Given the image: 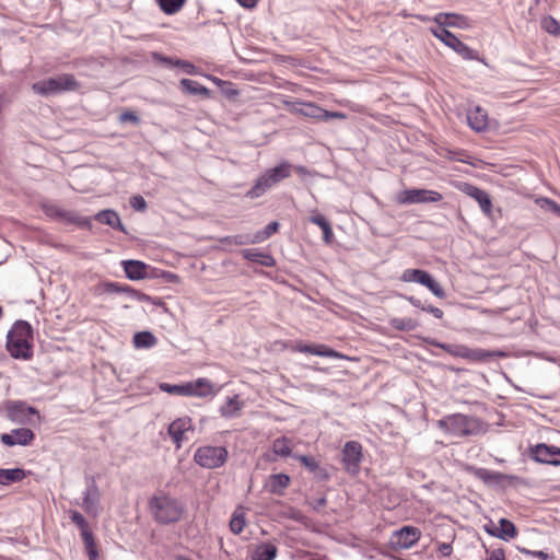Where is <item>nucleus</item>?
<instances>
[{
	"mask_svg": "<svg viewBox=\"0 0 560 560\" xmlns=\"http://www.w3.org/2000/svg\"><path fill=\"white\" fill-rule=\"evenodd\" d=\"M486 532L497 538L509 540L517 535V527H485Z\"/></svg>",
	"mask_w": 560,
	"mask_h": 560,
	"instance_id": "obj_41",
	"label": "nucleus"
},
{
	"mask_svg": "<svg viewBox=\"0 0 560 560\" xmlns=\"http://www.w3.org/2000/svg\"><path fill=\"white\" fill-rule=\"evenodd\" d=\"M191 383V396L207 397L213 393V385L207 378H198Z\"/></svg>",
	"mask_w": 560,
	"mask_h": 560,
	"instance_id": "obj_39",
	"label": "nucleus"
},
{
	"mask_svg": "<svg viewBox=\"0 0 560 560\" xmlns=\"http://www.w3.org/2000/svg\"><path fill=\"white\" fill-rule=\"evenodd\" d=\"M324 113L326 114L324 121H327L330 119H345L347 117L346 114H343L341 112H329V110L325 109Z\"/></svg>",
	"mask_w": 560,
	"mask_h": 560,
	"instance_id": "obj_58",
	"label": "nucleus"
},
{
	"mask_svg": "<svg viewBox=\"0 0 560 560\" xmlns=\"http://www.w3.org/2000/svg\"><path fill=\"white\" fill-rule=\"evenodd\" d=\"M224 242L229 243V244H234V245H249V244H258V242H256V236H255V233L254 234H237V235H232V236H226L224 238Z\"/></svg>",
	"mask_w": 560,
	"mask_h": 560,
	"instance_id": "obj_44",
	"label": "nucleus"
},
{
	"mask_svg": "<svg viewBox=\"0 0 560 560\" xmlns=\"http://www.w3.org/2000/svg\"><path fill=\"white\" fill-rule=\"evenodd\" d=\"M119 120L121 122H125V121H130L135 125H138L140 122V118L138 117V115L133 112H130V110H127V112H124L120 116H119Z\"/></svg>",
	"mask_w": 560,
	"mask_h": 560,
	"instance_id": "obj_53",
	"label": "nucleus"
},
{
	"mask_svg": "<svg viewBox=\"0 0 560 560\" xmlns=\"http://www.w3.org/2000/svg\"><path fill=\"white\" fill-rule=\"evenodd\" d=\"M230 528L236 535L241 534L244 529V527H230Z\"/></svg>",
	"mask_w": 560,
	"mask_h": 560,
	"instance_id": "obj_64",
	"label": "nucleus"
},
{
	"mask_svg": "<svg viewBox=\"0 0 560 560\" xmlns=\"http://www.w3.org/2000/svg\"><path fill=\"white\" fill-rule=\"evenodd\" d=\"M290 480L287 474H273L269 476L266 488L272 494H281L290 485Z\"/></svg>",
	"mask_w": 560,
	"mask_h": 560,
	"instance_id": "obj_30",
	"label": "nucleus"
},
{
	"mask_svg": "<svg viewBox=\"0 0 560 560\" xmlns=\"http://www.w3.org/2000/svg\"><path fill=\"white\" fill-rule=\"evenodd\" d=\"M498 525H514V524L511 521L506 520V518H501L499 521Z\"/></svg>",
	"mask_w": 560,
	"mask_h": 560,
	"instance_id": "obj_63",
	"label": "nucleus"
},
{
	"mask_svg": "<svg viewBox=\"0 0 560 560\" xmlns=\"http://www.w3.org/2000/svg\"><path fill=\"white\" fill-rule=\"evenodd\" d=\"M241 254L244 259L252 261V262H257L260 266H264V267L276 266V259L272 257V255H270L269 253H266V252H260L257 248H246V249H243L241 252Z\"/></svg>",
	"mask_w": 560,
	"mask_h": 560,
	"instance_id": "obj_26",
	"label": "nucleus"
},
{
	"mask_svg": "<svg viewBox=\"0 0 560 560\" xmlns=\"http://www.w3.org/2000/svg\"><path fill=\"white\" fill-rule=\"evenodd\" d=\"M94 219L97 222H100L101 224H105V225L110 226L114 230H118L122 233H127L125 225L121 223V220L115 210H112V209L102 210L94 215Z\"/></svg>",
	"mask_w": 560,
	"mask_h": 560,
	"instance_id": "obj_25",
	"label": "nucleus"
},
{
	"mask_svg": "<svg viewBox=\"0 0 560 560\" xmlns=\"http://www.w3.org/2000/svg\"><path fill=\"white\" fill-rule=\"evenodd\" d=\"M295 350L302 353H310L323 358L341 359L345 358L338 351L325 346V345H306L298 343Z\"/></svg>",
	"mask_w": 560,
	"mask_h": 560,
	"instance_id": "obj_23",
	"label": "nucleus"
},
{
	"mask_svg": "<svg viewBox=\"0 0 560 560\" xmlns=\"http://www.w3.org/2000/svg\"><path fill=\"white\" fill-rule=\"evenodd\" d=\"M25 470L22 468L3 469L0 468V485H10L19 482L25 478Z\"/></svg>",
	"mask_w": 560,
	"mask_h": 560,
	"instance_id": "obj_36",
	"label": "nucleus"
},
{
	"mask_svg": "<svg viewBox=\"0 0 560 560\" xmlns=\"http://www.w3.org/2000/svg\"><path fill=\"white\" fill-rule=\"evenodd\" d=\"M44 212L47 217L68 224H75L81 228H91V219L81 217L77 211L66 210L56 205L44 206Z\"/></svg>",
	"mask_w": 560,
	"mask_h": 560,
	"instance_id": "obj_9",
	"label": "nucleus"
},
{
	"mask_svg": "<svg viewBox=\"0 0 560 560\" xmlns=\"http://www.w3.org/2000/svg\"><path fill=\"white\" fill-rule=\"evenodd\" d=\"M541 28L550 35H559L560 34V24L559 22L551 15H546L540 21Z\"/></svg>",
	"mask_w": 560,
	"mask_h": 560,
	"instance_id": "obj_45",
	"label": "nucleus"
},
{
	"mask_svg": "<svg viewBox=\"0 0 560 560\" xmlns=\"http://www.w3.org/2000/svg\"><path fill=\"white\" fill-rule=\"evenodd\" d=\"M277 547L272 544L258 545L252 556V560H273L277 557Z\"/></svg>",
	"mask_w": 560,
	"mask_h": 560,
	"instance_id": "obj_37",
	"label": "nucleus"
},
{
	"mask_svg": "<svg viewBox=\"0 0 560 560\" xmlns=\"http://www.w3.org/2000/svg\"><path fill=\"white\" fill-rule=\"evenodd\" d=\"M433 35L466 60L476 59L477 52L445 27L432 30Z\"/></svg>",
	"mask_w": 560,
	"mask_h": 560,
	"instance_id": "obj_10",
	"label": "nucleus"
},
{
	"mask_svg": "<svg viewBox=\"0 0 560 560\" xmlns=\"http://www.w3.org/2000/svg\"><path fill=\"white\" fill-rule=\"evenodd\" d=\"M244 8H254L257 3V0H236Z\"/></svg>",
	"mask_w": 560,
	"mask_h": 560,
	"instance_id": "obj_62",
	"label": "nucleus"
},
{
	"mask_svg": "<svg viewBox=\"0 0 560 560\" xmlns=\"http://www.w3.org/2000/svg\"><path fill=\"white\" fill-rule=\"evenodd\" d=\"M390 324L394 328L401 331L412 330L416 327V324L411 318H394Z\"/></svg>",
	"mask_w": 560,
	"mask_h": 560,
	"instance_id": "obj_48",
	"label": "nucleus"
},
{
	"mask_svg": "<svg viewBox=\"0 0 560 560\" xmlns=\"http://www.w3.org/2000/svg\"><path fill=\"white\" fill-rule=\"evenodd\" d=\"M148 273L150 276L145 277V279H158V278H165L168 281H174L177 279V276L171 272L159 270L152 266H150V270H148Z\"/></svg>",
	"mask_w": 560,
	"mask_h": 560,
	"instance_id": "obj_49",
	"label": "nucleus"
},
{
	"mask_svg": "<svg viewBox=\"0 0 560 560\" xmlns=\"http://www.w3.org/2000/svg\"><path fill=\"white\" fill-rule=\"evenodd\" d=\"M72 521H73L77 525H86V524H85V520H84V517H83L79 512H73V513H72Z\"/></svg>",
	"mask_w": 560,
	"mask_h": 560,
	"instance_id": "obj_61",
	"label": "nucleus"
},
{
	"mask_svg": "<svg viewBox=\"0 0 560 560\" xmlns=\"http://www.w3.org/2000/svg\"><path fill=\"white\" fill-rule=\"evenodd\" d=\"M419 527H400L395 530L389 539V545L394 550L410 548L420 538Z\"/></svg>",
	"mask_w": 560,
	"mask_h": 560,
	"instance_id": "obj_12",
	"label": "nucleus"
},
{
	"mask_svg": "<svg viewBox=\"0 0 560 560\" xmlns=\"http://www.w3.org/2000/svg\"><path fill=\"white\" fill-rule=\"evenodd\" d=\"M266 176L276 186L283 179L288 178L292 174V164L288 161H282L280 164L275 167L268 168L265 172Z\"/></svg>",
	"mask_w": 560,
	"mask_h": 560,
	"instance_id": "obj_27",
	"label": "nucleus"
},
{
	"mask_svg": "<svg viewBox=\"0 0 560 560\" xmlns=\"http://www.w3.org/2000/svg\"><path fill=\"white\" fill-rule=\"evenodd\" d=\"M159 388L167 394L177 395V396H186L191 397V383H184V384H168V383H161L159 385Z\"/></svg>",
	"mask_w": 560,
	"mask_h": 560,
	"instance_id": "obj_35",
	"label": "nucleus"
},
{
	"mask_svg": "<svg viewBox=\"0 0 560 560\" xmlns=\"http://www.w3.org/2000/svg\"><path fill=\"white\" fill-rule=\"evenodd\" d=\"M308 220L313 224H316L320 228V230L323 231L324 242L329 244L334 237V233H332V229H331L328 220L320 213H316V214L310 217Z\"/></svg>",
	"mask_w": 560,
	"mask_h": 560,
	"instance_id": "obj_38",
	"label": "nucleus"
},
{
	"mask_svg": "<svg viewBox=\"0 0 560 560\" xmlns=\"http://www.w3.org/2000/svg\"><path fill=\"white\" fill-rule=\"evenodd\" d=\"M404 282H415L428 288L436 298L445 299L446 293L433 277L422 269H405L400 276Z\"/></svg>",
	"mask_w": 560,
	"mask_h": 560,
	"instance_id": "obj_7",
	"label": "nucleus"
},
{
	"mask_svg": "<svg viewBox=\"0 0 560 560\" xmlns=\"http://www.w3.org/2000/svg\"><path fill=\"white\" fill-rule=\"evenodd\" d=\"M438 425L447 434L463 438L476 434L478 432L479 421L474 417L454 413L440 419Z\"/></svg>",
	"mask_w": 560,
	"mask_h": 560,
	"instance_id": "obj_2",
	"label": "nucleus"
},
{
	"mask_svg": "<svg viewBox=\"0 0 560 560\" xmlns=\"http://www.w3.org/2000/svg\"><path fill=\"white\" fill-rule=\"evenodd\" d=\"M362 460V445L357 441H348L341 451L343 468L350 475H357Z\"/></svg>",
	"mask_w": 560,
	"mask_h": 560,
	"instance_id": "obj_11",
	"label": "nucleus"
},
{
	"mask_svg": "<svg viewBox=\"0 0 560 560\" xmlns=\"http://www.w3.org/2000/svg\"><path fill=\"white\" fill-rule=\"evenodd\" d=\"M158 343L156 337L148 330L136 332L133 336V346L137 349H150Z\"/></svg>",
	"mask_w": 560,
	"mask_h": 560,
	"instance_id": "obj_34",
	"label": "nucleus"
},
{
	"mask_svg": "<svg viewBox=\"0 0 560 560\" xmlns=\"http://www.w3.org/2000/svg\"><path fill=\"white\" fill-rule=\"evenodd\" d=\"M130 206L133 210L143 212L147 209V201L142 196L136 195L130 198Z\"/></svg>",
	"mask_w": 560,
	"mask_h": 560,
	"instance_id": "obj_50",
	"label": "nucleus"
},
{
	"mask_svg": "<svg viewBox=\"0 0 560 560\" xmlns=\"http://www.w3.org/2000/svg\"><path fill=\"white\" fill-rule=\"evenodd\" d=\"M33 328L26 320H16L7 335L5 348L10 355L18 360H30L33 357Z\"/></svg>",
	"mask_w": 560,
	"mask_h": 560,
	"instance_id": "obj_1",
	"label": "nucleus"
},
{
	"mask_svg": "<svg viewBox=\"0 0 560 560\" xmlns=\"http://www.w3.org/2000/svg\"><path fill=\"white\" fill-rule=\"evenodd\" d=\"M104 292L106 293H125L130 299L140 301V302H152V298L141 291L133 289L128 284H121L119 282H105L104 283Z\"/></svg>",
	"mask_w": 560,
	"mask_h": 560,
	"instance_id": "obj_19",
	"label": "nucleus"
},
{
	"mask_svg": "<svg viewBox=\"0 0 560 560\" xmlns=\"http://www.w3.org/2000/svg\"><path fill=\"white\" fill-rule=\"evenodd\" d=\"M477 479L481 480L486 486L499 489H505L514 486L520 481V478L513 475H506L500 471L490 470L483 467H468Z\"/></svg>",
	"mask_w": 560,
	"mask_h": 560,
	"instance_id": "obj_6",
	"label": "nucleus"
},
{
	"mask_svg": "<svg viewBox=\"0 0 560 560\" xmlns=\"http://www.w3.org/2000/svg\"><path fill=\"white\" fill-rule=\"evenodd\" d=\"M32 416L38 417V411L21 400L10 401L7 406V417L15 423H31Z\"/></svg>",
	"mask_w": 560,
	"mask_h": 560,
	"instance_id": "obj_13",
	"label": "nucleus"
},
{
	"mask_svg": "<svg viewBox=\"0 0 560 560\" xmlns=\"http://www.w3.org/2000/svg\"><path fill=\"white\" fill-rule=\"evenodd\" d=\"M179 85L182 91L186 94L201 95L205 98L210 97V90L195 80L182 79Z\"/></svg>",
	"mask_w": 560,
	"mask_h": 560,
	"instance_id": "obj_33",
	"label": "nucleus"
},
{
	"mask_svg": "<svg viewBox=\"0 0 560 560\" xmlns=\"http://www.w3.org/2000/svg\"><path fill=\"white\" fill-rule=\"evenodd\" d=\"M538 202H540L541 208L560 215V206L557 202H555L553 200H550L548 198H542V199L538 200Z\"/></svg>",
	"mask_w": 560,
	"mask_h": 560,
	"instance_id": "obj_51",
	"label": "nucleus"
},
{
	"mask_svg": "<svg viewBox=\"0 0 560 560\" xmlns=\"http://www.w3.org/2000/svg\"><path fill=\"white\" fill-rule=\"evenodd\" d=\"M424 341L428 345L441 348L444 351H446L447 353H450V354H452L454 357H458V358H459V353H462L465 350V348H466V346H463V345L442 343V342H440V341H438L435 339H432V338H427V339H424Z\"/></svg>",
	"mask_w": 560,
	"mask_h": 560,
	"instance_id": "obj_42",
	"label": "nucleus"
},
{
	"mask_svg": "<svg viewBox=\"0 0 560 560\" xmlns=\"http://www.w3.org/2000/svg\"><path fill=\"white\" fill-rule=\"evenodd\" d=\"M464 191L469 197L474 198L478 202L481 211L487 217H491V214H492V201H491L490 195L486 190H483V189H481V188H479L477 186H474V185H466Z\"/></svg>",
	"mask_w": 560,
	"mask_h": 560,
	"instance_id": "obj_22",
	"label": "nucleus"
},
{
	"mask_svg": "<svg viewBox=\"0 0 560 560\" xmlns=\"http://www.w3.org/2000/svg\"><path fill=\"white\" fill-rule=\"evenodd\" d=\"M121 266L126 277L131 281H139L145 279V277L150 276L148 270H150V265L145 264L141 260L128 259L122 260Z\"/></svg>",
	"mask_w": 560,
	"mask_h": 560,
	"instance_id": "obj_21",
	"label": "nucleus"
},
{
	"mask_svg": "<svg viewBox=\"0 0 560 560\" xmlns=\"http://www.w3.org/2000/svg\"><path fill=\"white\" fill-rule=\"evenodd\" d=\"M423 312L432 314L435 318H442L444 313L441 308L433 306V305H425V307H422Z\"/></svg>",
	"mask_w": 560,
	"mask_h": 560,
	"instance_id": "obj_56",
	"label": "nucleus"
},
{
	"mask_svg": "<svg viewBox=\"0 0 560 560\" xmlns=\"http://www.w3.org/2000/svg\"><path fill=\"white\" fill-rule=\"evenodd\" d=\"M272 187H275L273 183L264 173L256 179L253 187L246 192V197L250 199L259 198Z\"/></svg>",
	"mask_w": 560,
	"mask_h": 560,
	"instance_id": "obj_31",
	"label": "nucleus"
},
{
	"mask_svg": "<svg viewBox=\"0 0 560 560\" xmlns=\"http://www.w3.org/2000/svg\"><path fill=\"white\" fill-rule=\"evenodd\" d=\"M520 550H521V552H523L525 555H530V556L537 557V558H539L541 560H549V559L552 558V557H550L548 553H546L542 550L533 551V550H528L526 548H522Z\"/></svg>",
	"mask_w": 560,
	"mask_h": 560,
	"instance_id": "obj_54",
	"label": "nucleus"
},
{
	"mask_svg": "<svg viewBox=\"0 0 560 560\" xmlns=\"http://www.w3.org/2000/svg\"><path fill=\"white\" fill-rule=\"evenodd\" d=\"M408 302L415 306V307H418L422 311V307H425V305L421 302V300L415 298V296H409L408 299Z\"/></svg>",
	"mask_w": 560,
	"mask_h": 560,
	"instance_id": "obj_60",
	"label": "nucleus"
},
{
	"mask_svg": "<svg viewBox=\"0 0 560 560\" xmlns=\"http://www.w3.org/2000/svg\"><path fill=\"white\" fill-rule=\"evenodd\" d=\"M101 493L94 479L88 481L86 489L83 492L82 509L91 515H96L100 511Z\"/></svg>",
	"mask_w": 560,
	"mask_h": 560,
	"instance_id": "obj_18",
	"label": "nucleus"
},
{
	"mask_svg": "<svg viewBox=\"0 0 560 560\" xmlns=\"http://www.w3.org/2000/svg\"><path fill=\"white\" fill-rule=\"evenodd\" d=\"M505 353L500 350H486L481 348H468L466 346L465 350L459 353V358L469 360L475 363H487L493 360L494 358H503Z\"/></svg>",
	"mask_w": 560,
	"mask_h": 560,
	"instance_id": "obj_16",
	"label": "nucleus"
},
{
	"mask_svg": "<svg viewBox=\"0 0 560 560\" xmlns=\"http://www.w3.org/2000/svg\"><path fill=\"white\" fill-rule=\"evenodd\" d=\"M530 457L535 462L552 466L560 465V447L539 443L530 447Z\"/></svg>",
	"mask_w": 560,
	"mask_h": 560,
	"instance_id": "obj_14",
	"label": "nucleus"
},
{
	"mask_svg": "<svg viewBox=\"0 0 560 560\" xmlns=\"http://www.w3.org/2000/svg\"><path fill=\"white\" fill-rule=\"evenodd\" d=\"M272 450L277 455L288 457L291 455L290 441L284 436L276 439Z\"/></svg>",
	"mask_w": 560,
	"mask_h": 560,
	"instance_id": "obj_46",
	"label": "nucleus"
},
{
	"mask_svg": "<svg viewBox=\"0 0 560 560\" xmlns=\"http://www.w3.org/2000/svg\"><path fill=\"white\" fill-rule=\"evenodd\" d=\"M434 21L440 25V27H465L467 26L468 19L457 13H438Z\"/></svg>",
	"mask_w": 560,
	"mask_h": 560,
	"instance_id": "obj_28",
	"label": "nucleus"
},
{
	"mask_svg": "<svg viewBox=\"0 0 560 560\" xmlns=\"http://www.w3.org/2000/svg\"><path fill=\"white\" fill-rule=\"evenodd\" d=\"M467 121L472 130L482 132L488 128V114L477 105L468 110Z\"/></svg>",
	"mask_w": 560,
	"mask_h": 560,
	"instance_id": "obj_24",
	"label": "nucleus"
},
{
	"mask_svg": "<svg viewBox=\"0 0 560 560\" xmlns=\"http://www.w3.org/2000/svg\"><path fill=\"white\" fill-rule=\"evenodd\" d=\"M160 9L168 15L177 13L185 4L186 0H156Z\"/></svg>",
	"mask_w": 560,
	"mask_h": 560,
	"instance_id": "obj_43",
	"label": "nucleus"
},
{
	"mask_svg": "<svg viewBox=\"0 0 560 560\" xmlns=\"http://www.w3.org/2000/svg\"><path fill=\"white\" fill-rule=\"evenodd\" d=\"M237 396L229 397L226 402L220 407V415L225 418H233L242 408Z\"/></svg>",
	"mask_w": 560,
	"mask_h": 560,
	"instance_id": "obj_40",
	"label": "nucleus"
},
{
	"mask_svg": "<svg viewBox=\"0 0 560 560\" xmlns=\"http://www.w3.org/2000/svg\"><path fill=\"white\" fill-rule=\"evenodd\" d=\"M150 509L155 521L163 524L178 522L184 512L183 505L177 500L167 497L153 498L150 502Z\"/></svg>",
	"mask_w": 560,
	"mask_h": 560,
	"instance_id": "obj_4",
	"label": "nucleus"
},
{
	"mask_svg": "<svg viewBox=\"0 0 560 560\" xmlns=\"http://www.w3.org/2000/svg\"><path fill=\"white\" fill-rule=\"evenodd\" d=\"M80 86L73 74L63 73L54 78L44 79L32 84L34 93L49 97Z\"/></svg>",
	"mask_w": 560,
	"mask_h": 560,
	"instance_id": "obj_3",
	"label": "nucleus"
},
{
	"mask_svg": "<svg viewBox=\"0 0 560 560\" xmlns=\"http://www.w3.org/2000/svg\"><path fill=\"white\" fill-rule=\"evenodd\" d=\"M438 550H439V552L443 557H448L452 553V551H453L452 542H441V544H439Z\"/></svg>",
	"mask_w": 560,
	"mask_h": 560,
	"instance_id": "obj_57",
	"label": "nucleus"
},
{
	"mask_svg": "<svg viewBox=\"0 0 560 560\" xmlns=\"http://www.w3.org/2000/svg\"><path fill=\"white\" fill-rule=\"evenodd\" d=\"M229 452L224 446H200L194 454V460L202 468L215 469L224 465Z\"/></svg>",
	"mask_w": 560,
	"mask_h": 560,
	"instance_id": "obj_5",
	"label": "nucleus"
},
{
	"mask_svg": "<svg viewBox=\"0 0 560 560\" xmlns=\"http://www.w3.org/2000/svg\"><path fill=\"white\" fill-rule=\"evenodd\" d=\"M279 226L280 224L277 221L268 223L264 230L257 231L255 233L256 242L261 243L268 240L273 233L278 231Z\"/></svg>",
	"mask_w": 560,
	"mask_h": 560,
	"instance_id": "obj_47",
	"label": "nucleus"
},
{
	"mask_svg": "<svg viewBox=\"0 0 560 560\" xmlns=\"http://www.w3.org/2000/svg\"><path fill=\"white\" fill-rule=\"evenodd\" d=\"M175 66L180 67L187 74H196L197 68L189 61L177 59L174 62Z\"/></svg>",
	"mask_w": 560,
	"mask_h": 560,
	"instance_id": "obj_52",
	"label": "nucleus"
},
{
	"mask_svg": "<svg viewBox=\"0 0 560 560\" xmlns=\"http://www.w3.org/2000/svg\"><path fill=\"white\" fill-rule=\"evenodd\" d=\"M488 560H505L503 550L502 549L493 550Z\"/></svg>",
	"mask_w": 560,
	"mask_h": 560,
	"instance_id": "obj_59",
	"label": "nucleus"
},
{
	"mask_svg": "<svg viewBox=\"0 0 560 560\" xmlns=\"http://www.w3.org/2000/svg\"><path fill=\"white\" fill-rule=\"evenodd\" d=\"M35 439V434L31 429L27 428H19L14 429L9 433L1 434V442L7 446L30 445Z\"/></svg>",
	"mask_w": 560,
	"mask_h": 560,
	"instance_id": "obj_17",
	"label": "nucleus"
},
{
	"mask_svg": "<svg viewBox=\"0 0 560 560\" xmlns=\"http://www.w3.org/2000/svg\"><path fill=\"white\" fill-rule=\"evenodd\" d=\"M246 523V520H245V514L243 511L241 512H235L232 516V518L230 520L229 522V525H245Z\"/></svg>",
	"mask_w": 560,
	"mask_h": 560,
	"instance_id": "obj_55",
	"label": "nucleus"
},
{
	"mask_svg": "<svg viewBox=\"0 0 560 560\" xmlns=\"http://www.w3.org/2000/svg\"><path fill=\"white\" fill-rule=\"evenodd\" d=\"M293 458L301 462V464L313 474L314 478L317 481H328L330 479V474L326 467L319 465V462L313 457L307 455H292Z\"/></svg>",
	"mask_w": 560,
	"mask_h": 560,
	"instance_id": "obj_20",
	"label": "nucleus"
},
{
	"mask_svg": "<svg viewBox=\"0 0 560 560\" xmlns=\"http://www.w3.org/2000/svg\"><path fill=\"white\" fill-rule=\"evenodd\" d=\"M324 108L314 103H298L294 107V112L308 118H313L318 121L325 120Z\"/></svg>",
	"mask_w": 560,
	"mask_h": 560,
	"instance_id": "obj_29",
	"label": "nucleus"
},
{
	"mask_svg": "<svg viewBox=\"0 0 560 560\" xmlns=\"http://www.w3.org/2000/svg\"><path fill=\"white\" fill-rule=\"evenodd\" d=\"M80 528H81V536L83 539L84 548H85L86 555L89 557V560H98L97 544H96L94 535L91 530V527H80Z\"/></svg>",
	"mask_w": 560,
	"mask_h": 560,
	"instance_id": "obj_32",
	"label": "nucleus"
},
{
	"mask_svg": "<svg viewBox=\"0 0 560 560\" xmlns=\"http://www.w3.org/2000/svg\"><path fill=\"white\" fill-rule=\"evenodd\" d=\"M192 420L189 417H183L175 419L167 429L170 436L177 447L182 446V443L187 440L186 433L194 432Z\"/></svg>",
	"mask_w": 560,
	"mask_h": 560,
	"instance_id": "obj_15",
	"label": "nucleus"
},
{
	"mask_svg": "<svg viewBox=\"0 0 560 560\" xmlns=\"http://www.w3.org/2000/svg\"><path fill=\"white\" fill-rule=\"evenodd\" d=\"M442 195L429 189H405L397 194L396 201L399 205L430 203L442 200Z\"/></svg>",
	"mask_w": 560,
	"mask_h": 560,
	"instance_id": "obj_8",
	"label": "nucleus"
}]
</instances>
